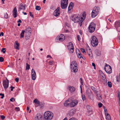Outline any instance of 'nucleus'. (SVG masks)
Masks as SVG:
<instances>
[{"instance_id":"obj_1","label":"nucleus","mask_w":120,"mask_h":120,"mask_svg":"<svg viewBox=\"0 0 120 120\" xmlns=\"http://www.w3.org/2000/svg\"><path fill=\"white\" fill-rule=\"evenodd\" d=\"M78 102V101L77 100H73L72 98H70L65 101L64 105L66 107H73L76 105Z\"/></svg>"},{"instance_id":"obj_2","label":"nucleus","mask_w":120,"mask_h":120,"mask_svg":"<svg viewBox=\"0 0 120 120\" xmlns=\"http://www.w3.org/2000/svg\"><path fill=\"white\" fill-rule=\"evenodd\" d=\"M53 116V114L52 112L48 111L44 113V118L45 120H50L52 119Z\"/></svg>"},{"instance_id":"obj_3","label":"nucleus","mask_w":120,"mask_h":120,"mask_svg":"<svg viewBox=\"0 0 120 120\" xmlns=\"http://www.w3.org/2000/svg\"><path fill=\"white\" fill-rule=\"evenodd\" d=\"M91 44L93 47H95L98 44V41L96 37L93 36L91 37Z\"/></svg>"},{"instance_id":"obj_4","label":"nucleus","mask_w":120,"mask_h":120,"mask_svg":"<svg viewBox=\"0 0 120 120\" xmlns=\"http://www.w3.org/2000/svg\"><path fill=\"white\" fill-rule=\"evenodd\" d=\"M99 8L98 6L95 7L92 11L91 13L92 17L94 18L98 15L99 13Z\"/></svg>"},{"instance_id":"obj_5","label":"nucleus","mask_w":120,"mask_h":120,"mask_svg":"<svg viewBox=\"0 0 120 120\" xmlns=\"http://www.w3.org/2000/svg\"><path fill=\"white\" fill-rule=\"evenodd\" d=\"M82 17L81 18L78 15H75L72 17V20L75 22H78L80 21L81 18L82 19Z\"/></svg>"},{"instance_id":"obj_6","label":"nucleus","mask_w":120,"mask_h":120,"mask_svg":"<svg viewBox=\"0 0 120 120\" xmlns=\"http://www.w3.org/2000/svg\"><path fill=\"white\" fill-rule=\"evenodd\" d=\"M95 26L94 23L92 22L90 23L88 27V30L90 33H92L94 32L95 29Z\"/></svg>"},{"instance_id":"obj_7","label":"nucleus","mask_w":120,"mask_h":120,"mask_svg":"<svg viewBox=\"0 0 120 120\" xmlns=\"http://www.w3.org/2000/svg\"><path fill=\"white\" fill-rule=\"evenodd\" d=\"M68 0H61V5L62 8L64 9L66 8L68 5Z\"/></svg>"},{"instance_id":"obj_8","label":"nucleus","mask_w":120,"mask_h":120,"mask_svg":"<svg viewBox=\"0 0 120 120\" xmlns=\"http://www.w3.org/2000/svg\"><path fill=\"white\" fill-rule=\"evenodd\" d=\"M105 70L107 73L110 74L112 72V69L111 67L109 65L106 64L104 68Z\"/></svg>"},{"instance_id":"obj_9","label":"nucleus","mask_w":120,"mask_h":120,"mask_svg":"<svg viewBox=\"0 0 120 120\" xmlns=\"http://www.w3.org/2000/svg\"><path fill=\"white\" fill-rule=\"evenodd\" d=\"M65 39L64 36L63 34H60L59 36H57L56 39L58 40V41H64Z\"/></svg>"},{"instance_id":"obj_10","label":"nucleus","mask_w":120,"mask_h":120,"mask_svg":"<svg viewBox=\"0 0 120 120\" xmlns=\"http://www.w3.org/2000/svg\"><path fill=\"white\" fill-rule=\"evenodd\" d=\"M7 80H4L3 81V85L5 90H6L8 87L9 80L7 79Z\"/></svg>"},{"instance_id":"obj_11","label":"nucleus","mask_w":120,"mask_h":120,"mask_svg":"<svg viewBox=\"0 0 120 120\" xmlns=\"http://www.w3.org/2000/svg\"><path fill=\"white\" fill-rule=\"evenodd\" d=\"M68 47L70 53H72L74 51V46L71 42L69 43V45L68 46Z\"/></svg>"},{"instance_id":"obj_12","label":"nucleus","mask_w":120,"mask_h":120,"mask_svg":"<svg viewBox=\"0 0 120 120\" xmlns=\"http://www.w3.org/2000/svg\"><path fill=\"white\" fill-rule=\"evenodd\" d=\"M86 49L88 54L89 55L90 58V59H92L93 58V55L90 48L88 46L86 48Z\"/></svg>"},{"instance_id":"obj_13","label":"nucleus","mask_w":120,"mask_h":120,"mask_svg":"<svg viewBox=\"0 0 120 120\" xmlns=\"http://www.w3.org/2000/svg\"><path fill=\"white\" fill-rule=\"evenodd\" d=\"M31 77L32 79L34 80H35L36 77V72L34 70L32 69L31 70Z\"/></svg>"},{"instance_id":"obj_14","label":"nucleus","mask_w":120,"mask_h":120,"mask_svg":"<svg viewBox=\"0 0 120 120\" xmlns=\"http://www.w3.org/2000/svg\"><path fill=\"white\" fill-rule=\"evenodd\" d=\"M60 14V8L58 7L54 12L53 14L54 16L57 17L59 16Z\"/></svg>"},{"instance_id":"obj_15","label":"nucleus","mask_w":120,"mask_h":120,"mask_svg":"<svg viewBox=\"0 0 120 120\" xmlns=\"http://www.w3.org/2000/svg\"><path fill=\"white\" fill-rule=\"evenodd\" d=\"M42 114L40 113L37 114L34 118L35 120H41V118L42 117Z\"/></svg>"},{"instance_id":"obj_16","label":"nucleus","mask_w":120,"mask_h":120,"mask_svg":"<svg viewBox=\"0 0 120 120\" xmlns=\"http://www.w3.org/2000/svg\"><path fill=\"white\" fill-rule=\"evenodd\" d=\"M25 5H23L21 3L19 6L18 11H20L22 10H25Z\"/></svg>"},{"instance_id":"obj_17","label":"nucleus","mask_w":120,"mask_h":120,"mask_svg":"<svg viewBox=\"0 0 120 120\" xmlns=\"http://www.w3.org/2000/svg\"><path fill=\"white\" fill-rule=\"evenodd\" d=\"M17 10L16 7H15L14 8L13 11V15L15 18L17 17Z\"/></svg>"},{"instance_id":"obj_18","label":"nucleus","mask_w":120,"mask_h":120,"mask_svg":"<svg viewBox=\"0 0 120 120\" xmlns=\"http://www.w3.org/2000/svg\"><path fill=\"white\" fill-rule=\"evenodd\" d=\"M115 26L117 30V28L120 27V21H116L115 23Z\"/></svg>"},{"instance_id":"obj_19","label":"nucleus","mask_w":120,"mask_h":120,"mask_svg":"<svg viewBox=\"0 0 120 120\" xmlns=\"http://www.w3.org/2000/svg\"><path fill=\"white\" fill-rule=\"evenodd\" d=\"M71 70L72 71H73L74 72H77L78 71V69L77 66H75L73 67H71Z\"/></svg>"},{"instance_id":"obj_20","label":"nucleus","mask_w":120,"mask_h":120,"mask_svg":"<svg viewBox=\"0 0 120 120\" xmlns=\"http://www.w3.org/2000/svg\"><path fill=\"white\" fill-rule=\"evenodd\" d=\"M74 6V4L72 3L71 2L69 5L68 9V11H69L71 10L73 8Z\"/></svg>"},{"instance_id":"obj_21","label":"nucleus","mask_w":120,"mask_h":120,"mask_svg":"<svg viewBox=\"0 0 120 120\" xmlns=\"http://www.w3.org/2000/svg\"><path fill=\"white\" fill-rule=\"evenodd\" d=\"M68 88L70 91L71 93L74 92L75 91V88L74 87L69 86Z\"/></svg>"},{"instance_id":"obj_22","label":"nucleus","mask_w":120,"mask_h":120,"mask_svg":"<svg viewBox=\"0 0 120 120\" xmlns=\"http://www.w3.org/2000/svg\"><path fill=\"white\" fill-rule=\"evenodd\" d=\"M105 115L107 120H111L110 116L108 113H105Z\"/></svg>"},{"instance_id":"obj_23","label":"nucleus","mask_w":120,"mask_h":120,"mask_svg":"<svg viewBox=\"0 0 120 120\" xmlns=\"http://www.w3.org/2000/svg\"><path fill=\"white\" fill-rule=\"evenodd\" d=\"M15 48L16 49H19V44L18 42L16 41L15 42Z\"/></svg>"},{"instance_id":"obj_24","label":"nucleus","mask_w":120,"mask_h":120,"mask_svg":"<svg viewBox=\"0 0 120 120\" xmlns=\"http://www.w3.org/2000/svg\"><path fill=\"white\" fill-rule=\"evenodd\" d=\"M25 36V37L26 39V40H27L29 39V37H30V35L29 33L28 32H26Z\"/></svg>"},{"instance_id":"obj_25","label":"nucleus","mask_w":120,"mask_h":120,"mask_svg":"<svg viewBox=\"0 0 120 120\" xmlns=\"http://www.w3.org/2000/svg\"><path fill=\"white\" fill-rule=\"evenodd\" d=\"M71 67H73L77 66L76 63L75 61H74L72 62L71 64Z\"/></svg>"},{"instance_id":"obj_26","label":"nucleus","mask_w":120,"mask_h":120,"mask_svg":"<svg viewBox=\"0 0 120 120\" xmlns=\"http://www.w3.org/2000/svg\"><path fill=\"white\" fill-rule=\"evenodd\" d=\"M74 114V110L73 109L71 110L69 112L68 115L70 116H72Z\"/></svg>"},{"instance_id":"obj_27","label":"nucleus","mask_w":120,"mask_h":120,"mask_svg":"<svg viewBox=\"0 0 120 120\" xmlns=\"http://www.w3.org/2000/svg\"><path fill=\"white\" fill-rule=\"evenodd\" d=\"M97 96L98 100L101 101L102 100V98L100 94H97Z\"/></svg>"},{"instance_id":"obj_28","label":"nucleus","mask_w":120,"mask_h":120,"mask_svg":"<svg viewBox=\"0 0 120 120\" xmlns=\"http://www.w3.org/2000/svg\"><path fill=\"white\" fill-rule=\"evenodd\" d=\"M25 31L24 30H22L21 33L20 34V38H23L24 37V33H25Z\"/></svg>"},{"instance_id":"obj_29","label":"nucleus","mask_w":120,"mask_h":120,"mask_svg":"<svg viewBox=\"0 0 120 120\" xmlns=\"http://www.w3.org/2000/svg\"><path fill=\"white\" fill-rule=\"evenodd\" d=\"M33 102L34 103H35L36 104H37L38 105H39V102L38 101V99H35L34 101Z\"/></svg>"},{"instance_id":"obj_30","label":"nucleus","mask_w":120,"mask_h":120,"mask_svg":"<svg viewBox=\"0 0 120 120\" xmlns=\"http://www.w3.org/2000/svg\"><path fill=\"white\" fill-rule=\"evenodd\" d=\"M31 29L30 28H28L26 29V32H28V33H30L31 32Z\"/></svg>"},{"instance_id":"obj_31","label":"nucleus","mask_w":120,"mask_h":120,"mask_svg":"<svg viewBox=\"0 0 120 120\" xmlns=\"http://www.w3.org/2000/svg\"><path fill=\"white\" fill-rule=\"evenodd\" d=\"M108 86L109 87H111L112 86V83L110 82H108Z\"/></svg>"},{"instance_id":"obj_32","label":"nucleus","mask_w":120,"mask_h":120,"mask_svg":"<svg viewBox=\"0 0 120 120\" xmlns=\"http://www.w3.org/2000/svg\"><path fill=\"white\" fill-rule=\"evenodd\" d=\"M4 17L6 19H7L8 18V14L7 13L4 14Z\"/></svg>"},{"instance_id":"obj_33","label":"nucleus","mask_w":120,"mask_h":120,"mask_svg":"<svg viewBox=\"0 0 120 120\" xmlns=\"http://www.w3.org/2000/svg\"><path fill=\"white\" fill-rule=\"evenodd\" d=\"M82 98L83 101L85 100L86 99L85 96L83 95H82Z\"/></svg>"},{"instance_id":"obj_34","label":"nucleus","mask_w":120,"mask_h":120,"mask_svg":"<svg viewBox=\"0 0 120 120\" xmlns=\"http://www.w3.org/2000/svg\"><path fill=\"white\" fill-rule=\"evenodd\" d=\"M36 9L37 10H39L40 9V7L39 6H37L36 7Z\"/></svg>"},{"instance_id":"obj_35","label":"nucleus","mask_w":120,"mask_h":120,"mask_svg":"<svg viewBox=\"0 0 120 120\" xmlns=\"http://www.w3.org/2000/svg\"><path fill=\"white\" fill-rule=\"evenodd\" d=\"M30 68V65L28 64L27 63L26 64V70H29Z\"/></svg>"},{"instance_id":"obj_36","label":"nucleus","mask_w":120,"mask_h":120,"mask_svg":"<svg viewBox=\"0 0 120 120\" xmlns=\"http://www.w3.org/2000/svg\"><path fill=\"white\" fill-rule=\"evenodd\" d=\"M91 89H92L94 92H96V88L93 86L91 87Z\"/></svg>"},{"instance_id":"obj_37","label":"nucleus","mask_w":120,"mask_h":120,"mask_svg":"<svg viewBox=\"0 0 120 120\" xmlns=\"http://www.w3.org/2000/svg\"><path fill=\"white\" fill-rule=\"evenodd\" d=\"M82 55L80 54V52L78 53V56L79 58H80L82 57Z\"/></svg>"},{"instance_id":"obj_38","label":"nucleus","mask_w":120,"mask_h":120,"mask_svg":"<svg viewBox=\"0 0 120 120\" xmlns=\"http://www.w3.org/2000/svg\"><path fill=\"white\" fill-rule=\"evenodd\" d=\"M81 50L84 54H85L86 53L84 49L81 48Z\"/></svg>"},{"instance_id":"obj_39","label":"nucleus","mask_w":120,"mask_h":120,"mask_svg":"<svg viewBox=\"0 0 120 120\" xmlns=\"http://www.w3.org/2000/svg\"><path fill=\"white\" fill-rule=\"evenodd\" d=\"M5 50V48H3L2 49V50H1L2 51V52H3V53H5V52H6V50Z\"/></svg>"},{"instance_id":"obj_40","label":"nucleus","mask_w":120,"mask_h":120,"mask_svg":"<svg viewBox=\"0 0 120 120\" xmlns=\"http://www.w3.org/2000/svg\"><path fill=\"white\" fill-rule=\"evenodd\" d=\"M0 96H1V99H3L4 97V94L2 93L0 94Z\"/></svg>"},{"instance_id":"obj_41","label":"nucleus","mask_w":120,"mask_h":120,"mask_svg":"<svg viewBox=\"0 0 120 120\" xmlns=\"http://www.w3.org/2000/svg\"><path fill=\"white\" fill-rule=\"evenodd\" d=\"M53 62L52 61H50L49 62V64L51 65L53 64Z\"/></svg>"},{"instance_id":"obj_42","label":"nucleus","mask_w":120,"mask_h":120,"mask_svg":"<svg viewBox=\"0 0 120 120\" xmlns=\"http://www.w3.org/2000/svg\"><path fill=\"white\" fill-rule=\"evenodd\" d=\"M15 110L16 111H18L20 109L19 107H16L15 108Z\"/></svg>"},{"instance_id":"obj_43","label":"nucleus","mask_w":120,"mask_h":120,"mask_svg":"<svg viewBox=\"0 0 120 120\" xmlns=\"http://www.w3.org/2000/svg\"><path fill=\"white\" fill-rule=\"evenodd\" d=\"M4 59L2 57H0V62H2L3 61H4Z\"/></svg>"},{"instance_id":"obj_44","label":"nucleus","mask_w":120,"mask_h":120,"mask_svg":"<svg viewBox=\"0 0 120 120\" xmlns=\"http://www.w3.org/2000/svg\"><path fill=\"white\" fill-rule=\"evenodd\" d=\"M77 38L78 39V40L79 41H80L81 38L80 37V36L79 35H78L77 36Z\"/></svg>"},{"instance_id":"obj_45","label":"nucleus","mask_w":120,"mask_h":120,"mask_svg":"<svg viewBox=\"0 0 120 120\" xmlns=\"http://www.w3.org/2000/svg\"><path fill=\"white\" fill-rule=\"evenodd\" d=\"M83 20H82V19L81 20V21L80 22H79V26H81L82 25V22L83 21Z\"/></svg>"},{"instance_id":"obj_46","label":"nucleus","mask_w":120,"mask_h":120,"mask_svg":"<svg viewBox=\"0 0 120 120\" xmlns=\"http://www.w3.org/2000/svg\"><path fill=\"white\" fill-rule=\"evenodd\" d=\"M30 16L32 18H34V16L32 14V13L30 12H29Z\"/></svg>"},{"instance_id":"obj_47","label":"nucleus","mask_w":120,"mask_h":120,"mask_svg":"<svg viewBox=\"0 0 120 120\" xmlns=\"http://www.w3.org/2000/svg\"><path fill=\"white\" fill-rule=\"evenodd\" d=\"M102 104L101 103H99L98 104V105L99 108H101L102 106Z\"/></svg>"},{"instance_id":"obj_48","label":"nucleus","mask_w":120,"mask_h":120,"mask_svg":"<svg viewBox=\"0 0 120 120\" xmlns=\"http://www.w3.org/2000/svg\"><path fill=\"white\" fill-rule=\"evenodd\" d=\"M14 100V101H15V99H14V98H11L10 99V101H13V100Z\"/></svg>"},{"instance_id":"obj_49","label":"nucleus","mask_w":120,"mask_h":120,"mask_svg":"<svg viewBox=\"0 0 120 120\" xmlns=\"http://www.w3.org/2000/svg\"><path fill=\"white\" fill-rule=\"evenodd\" d=\"M69 120H77L76 118H72L70 119Z\"/></svg>"},{"instance_id":"obj_50","label":"nucleus","mask_w":120,"mask_h":120,"mask_svg":"<svg viewBox=\"0 0 120 120\" xmlns=\"http://www.w3.org/2000/svg\"><path fill=\"white\" fill-rule=\"evenodd\" d=\"M1 119L2 120H4L5 117L4 115H1Z\"/></svg>"},{"instance_id":"obj_51","label":"nucleus","mask_w":120,"mask_h":120,"mask_svg":"<svg viewBox=\"0 0 120 120\" xmlns=\"http://www.w3.org/2000/svg\"><path fill=\"white\" fill-rule=\"evenodd\" d=\"M10 88L11 89V91H12L13 90V89L15 88V87H13V86H11Z\"/></svg>"},{"instance_id":"obj_52","label":"nucleus","mask_w":120,"mask_h":120,"mask_svg":"<svg viewBox=\"0 0 120 120\" xmlns=\"http://www.w3.org/2000/svg\"><path fill=\"white\" fill-rule=\"evenodd\" d=\"M104 112H105V113H107L108 111L106 109H104Z\"/></svg>"},{"instance_id":"obj_53","label":"nucleus","mask_w":120,"mask_h":120,"mask_svg":"<svg viewBox=\"0 0 120 120\" xmlns=\"http://www.w3.org/2000/svg\"><path fill=\"white\" fill-rule=\"evenodd\" d=\"M19 78H17L15 79V81H16V82H18L19 81Z\"/></svg>"},{"instance_id":"obj_54","label":"nucleus","mask_w":120,"mask_h":120,"mask_svg":"<svg viewBox=\"0 0 120 120\" xmlns=\"http://www.w3.org/2000/svg\"><path fill=\"white\" fill-rule=\"evenodd\" d=\"M80 80H81V84L82 85V84H83V81H82V78H80Z\"/></svg>"},{"instance_id":"obj_55","label":"nucleus","mask_w":120,"mask_h":120,"mask_svg":"<svg viewBox=\"0 0 120 120\" xmlns=\"http://www.w3.org/2000/svg\"><path fill=\"white\" fill-rule=\"evenodd\" d=\"M86 14L85 13H84L83 14H82V15L83 17L85 18L86 17Z\"/></svg>"},{"instance_id":"obj_56","label":"nucleus","mask_w":120,"mask_h":120,"mask_svg":"<svg viewBox=\"0 0 120 120\" xmlns=\"http://www.w3.org/2000/svg\"><path fill=\"white\" fill-rule=\"evenodd\" d=\"M4 35V33L3 32H1L0 33V36L1 35L2 36H3Z\"/></svg>"},{"instance_id":"obj_57","label":"nucleus","mask_w":120,"mask_h":120,"mask_svg":"<svg viewBox=\"0 0 120 120\" xmlns=\"http://www.w3.org/2000/svg\"><path fill=\"white\" fill-rule=\"evenodd\" d=\"M47 58L49 57V58H51L52 57H51V56L50 55H47Z\"/></svg>"},{"instance_id":"obj_58","label":"nucleus","mask_w":120,"mask_h":120,"mask_svg":"<svg viewBox=\"0 0 120 120\" xmlns=\"http://www.w3.org/2000/svg\"><path fill=\"white\" fill-rule=\"evenodd\" d=\"M118 97L119 98V100H120V95L119 93L118 94Z\"/></svg>"},{"instance_id":"obj_59","label":"nucleus","mask_w":120,"mask_h":120,"mask_svg":"<svg viewBox=\"0 0 120 120\" xmlns=\"http://www.w3.org/2000/svg\"><path fill=\"white\" fill-rule=\"evenodd\" d=\"M18 22L19 23H21V20L20 19H19L18 21Z\"/></svg>"},{"instance_id":"obj_60","label":"nucleus","mask_w":120,"mask_h":120,"mask_svg":"<svg viewBox=\"0 0 120 120\" xmlns=\"http://www.w3.org/2000/svg\"><path fill=\"white\" fill-rule=\"evenodd\" d=\"M26 109H27V112H28V111H29V107H27Z\"/></svg>"},{"instance_id":"obj_61","label":"nucleus","mask_w":120,"mask_h":120,"mask_svg":"<svg viewBox=\"0 0 120 120\" xmlns=\"http://www.w3.org/2000/svg\"><path fill=\"white\" fill-rule=\"evenodd\" d=\"M92 65L94 67H95V64L94 63H92Z\"/></svg>"},{"instance_id":"obj_62","label":"nucleus","mask_w":120,"mask_h":120,"mask_svg":"<svg viewBox=\"0 0 120 120\" xmlns=\"http://www.w3.org/2000/svg\"><path fill=\"white\" fill-rule=\"evenodd\" d=\"M22 13L24 15H27V13H26L24 12V11H23L22 12Z\"/></svg>"},{"instance_id":"obj_63","label":"nucleus","mask_w":120,"mask_h":120,"mask_svg":"<svg viewBox=\"0 0 120 120\" xmlns=\"http://www.w3.org/2000/svg\"><path fill=\"white\" fill-rule=\"evenodd\" d=\"M118 79L119 80H120V73L119 74V76L118 77Z\"/></svg>"},{"instance_id":"obj_64","label":"nucleus","mask_w":120,"mask_h":120,"mask_svg":"<svg viewBox=\"0 0 120 120\" xmlns=\"http://www.w3.org/2000/svg\"><path fill=\"white\" fill-rule=\"evenodd\" d=\"M63 120H68L67 117H65Z\"/></svg>"}]
</instances>
